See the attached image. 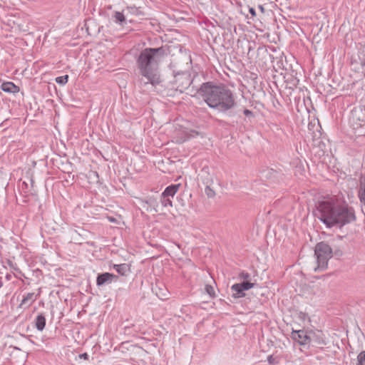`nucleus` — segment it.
I'll return each instance as SVG.
<instances>
[{
    "label": "nucleus",
    "mask_w": 365,
    "mask_h": 365,
    "mask_svg": "<svg viewBox=\"0 0 365 365\" xmlns=\"http://www.w3.org/2000/svg\"><path fill=\"white\" fill-rule=\"evenodd\" d=\"M164 46L158 48H146L142 50L137 58L136 63L139 73L142 76L139 79L140 87L148 84L153 86L161 82L158 66L163 58L167 54Z\"/></svg>",
    "instance_id": "1"
},
{
    "label": "nucleus",
    "mask_w": 365,
    "mask_h": 365,
    "mask_svg": "<svg viewBox=\"0 0 365 365\" xmlns=\"http://www.w3.org/2000/svg\"><path fill=\"white\" fill-rule=\"evenodd\" d=\"M249 11L253 17H255L256 16V11L254 8H252V7L249 8Z\"/></svg>",
    "instance_id": "31"
},
{
    "label": "nucleus",
    "mask_w": 365,
    "mask_h": 365,
    "mask_svg": "<svg viewBox=\"0 0 365 365\" xmlns=\"http://www.w3.org/2000/svg\"><path fill=\"white\" fill-rule=\"evenodd\" d=\"M146 203L148 205V206L151 208V210H154L155 212H158L160 211L159 209V203L156 199L155 198H150L148 201H146Z\"/></svg>",
    "instance_id": "20"
},
{
    "label": "nucleus",
    "mask_w": 365,
    "mask_h": 365,
    "mask_svg": "<svg viewBox=\"0 0 365 365\" xmlns=\"http://www.w3.org/2000/svg\"><path fill=\"white\" fill-rule=\"evenodd\" d=\"M36 299L37 296L35 295L34 292H29L25 297H24L20 303V307L23 308H28L36 300Z\"/></svg>",
    "instance_id": "10"
},
{
    "label": "nucleus",
    "mask_w": 365,
    "mask_h": 365,
    "mask_svg": "<svg viewBox=\"0 0 365 365\" xmlns=\"http://www.w3.org/2000/svg\"><path fill=\"white\" fill-rule=\"evenodd\" d=\"M114 268L116 272L121 275H127L130 272L129 266L127 264H115Z\"/></svg>",
    "instance_id": "17"
},
{
    "label": "nucleus",
    "mask_w": 365,
    "mask_h": 365,
    "mask_svg": "<svg viewBox=\"0 0 365 365\" xmlns=\"http://www.w3.org/2000/svg\"><path fill=\"white\" fill-rule=\"evenodd\" d=\"M267 361L269 364L272 365L276 364L277 363V361H276V359L272 355H269L267 357Z\"/></svg>",
    "instance_id": "28"
},
{
    "label": "nucleus",
    "mask_w": 365,
    "mask_h": 365,
    "mask_svg": "<svg viewBox=\"0 0 365 365\" xmlns=\"http://www.w3.org/2000/svg\"><path fill=\"white\" fill-rule=\"evenodd\" d=\"M68 76L65 75V76L57 77L56 78V82L60 85H65L68 82Z\"/></svg>",
    "instance_id": "25"
},
{
    "label": "nucleus",
    "mask_w": 365,
    "mask_h": 365,
    "mask_svg": "<svg viewBox=\"0 0 365 365\" xmlns=\"http://www.w3.org/2000/svg\"><path fill=\"white\" fill-rule=\"evenodd\" d=\"M314 255L317 257L318 269H324L327 268L329 259L332 257V250L326 242H320L315 247Z\"/></svg>",
    "instance_id": "4"
},
{
    "label": "nucleus",
    "mask_w": 365,
    "mask_h": 365,
    "mask_svg": "<svg viewBox=\"0 0 365 365\" xmlns=\"http://www.w3.org/2000/svg\"><path fill=\"white\" fill-rule=\"evenodd\" d=\"M207 105L219 112L225 113L235 106L234 94L224 85H214L212 82L204 83L197 91Z\"/></svg>",
    "instance_id": "3"
},
{
    "label": "nucleus",
    "mask_w": 365,
    "mask_h": 365,
    "mask_svg": "<svg viewBox=\"0 0 365 365\" xmlns=\"http://www.w3.org/2000/svg\"><path fill=\"white\" fill-rule=\"evenodd\" d=\"M160 202L163 207H172L173 203L170 197H165L161 194Z\"/></svg>",
    "instance_id": "21"
},
{
    "label": "nucleus",
    "mask_w": 365,
    "mask_h": 365,
    "mask_svg": "<svg viewBox=\"0 0 365 365\" xmlns=\"http://www.w3.org/2000/svg\"><path fill=\"white\" fill-rule=\"evenodd\" d=\"M312 342L317 346H322L326 344L324 334L322 331L317 332L310 331V343Z\"/></svg>",
    "instance_id": "9"
},
{
    "label": "nucleus",
    "mask_w": 365,
    "mask_h": 365,
    "mask_svg": "<svg viewBox=\"0 0 365 365\" xmlns=\"http://www.w3.org/2000/svg\"><path fill=\"white\" fill-rule=\"evenodd\" d=\"M2 91L6 93H16L19 91V88L12 82H4L1 84Z\"/></svg>",
    "instance_id": "12"
},
{
    "label": "nucleus",
    "mask_w": 365,
    "mask_h": 365,
    "mask_svg": "<svg viewBox=\"0 0 365 365\" xmlns=\"http://www.w3.org/2000/svg\"><path fill=\"white\" fill-rule=\"evenodd\" d=\"M349 121L354 129H361L359 133L365 135V110L361 108H354L351 112Z\"/></svg>",
    "instance_id": "5"
},
{
    "label": "nucleus",
    "mask_w": 365,
    "mask_h": 365,
    "mask_svg": "<svg viewBox=\"0 0 365 365\" xmlns=\"http://www.w3.org/2000/svg\"><path fill=\"white\" fill-rule=\"evenodd\" d=\"M6 279H10V275H7V276H6Z\"/></svg>",
    "instance_id": "32"
},
{
    "label": "nucleus",
    "mask_w": 365,
    "mask_h": 365,
    "mask_svg": "<svg viewBox=\"0 0 365 365\" xmlns=\"http://www.w3.org/2000/svg\"><path fill=\"white\" fill-rule=\"evenodd\" d=\"M235 286L237 288L240 287L243 291H246L253 288L255 286V284L251 282L250 281H244L241 283L235 284Z\"/></svg>",
    "instance_id": "19"
},
{
    "label": "nucleus",
    "mask_w": 365,
    "mask_h": 365,
    "mask_svg": "<svg viewBox=\"0 0 365 365\" xmlns=\"http://www.w3.org/2000/svg\"><path fill=\"white\" fill-rule=\"evenodd\" d=\"M113 21L120 26H124L127 24L125 17L122 12L115 11L112 16Z\"/></svg>",
    "instance_id": "13"
},
{
    "label": "nucleus",
    "mask_w": 365,
    "mask_h": 365,
    "mask_svg": "<svg viewBox=\"0 0 365 365\" xmlns=\"http://www.w3.org/2000/svg\"><path fill=\"white\" fill-rule=\"evenodd\" d=\"M88 357H89V356L87 353H83V354H81L79 355L80 359H83L85 360H88Z\"/></svg>",
    "instance_id": "30"
},
{
    "label": "nucleus",
    "mask_w": 365,
    "mask_h": 365,
    "mask_svg": "<svg viewBox=\"0 0 365 365\" xmlns=\"http://www.w3.org/2000/svg\"><path fill=\"white\" fill-rule=\"evenodd\" d=\"M205 192L208 197H213L215 195V191L210 186H206Z\"/></svg>",
    "instance_id": "27"
},
{
    "label": "nucleus",
    "mask_w": 365,
    "mask_h": 365,
    "mask_svg": "<svg viewBox=\"0 0 365 365\" xmlns=\"http://www.w3.org/2000/svg\"><path fill=\"white\" fill-rule=\"evenodd\" d=\"M316 215L327 227L336 225L341 227L356 219L351 207L346 202L334 198L321 202L317 207Z\"/></svg>",
    "instance_id": "2"
},
{
    "label": "nucleus",
    "mask_w": 365,
    "mask_h": 365,
    "mask_svg": "<svg viewBox=\"0 0 365 365\" xmlns=\"http://www.w3.org/2000/svg\"><path fill=\"white\" fill-rule=\"evenodd\" d=\"M292 338L300 345L304 346L310 344V332H307L304 330H293Z\"/></svg>",
    "instance_id": "7"
},
{
    "label": "nucleus",
    "mask_w": 365,
    "mask_h": 365,
    "mask_svg": "<svg viewBox=\"0 0 365 365\" xmlns=\"http://www.w3.org/2000/svg\"><path fill=\"white\" fill-rule=\"evenodd\" d=\"M6 19L4 20V21H6L9 26H10L11 28H13L14 26H17L20 29V24L16 22L14 19L15 17L13 16H8L6 17Z\"/></svg>",
    "instance_id": "22"
},
{
    "label": "nucleus",
    "mask_w": 365,
    "mask_h": 365,
    "mask_svg": "<svg viewBox=\"0 0 365 365\" xmlns=\"http://www.w3.org/2000/svg\"><path fill=\"white\" fill-rule=\"evenodd\" d=\"M180 185H171L165 188L162 193L165 197H173L179 189Z\"/></svg>",
    "instance_id": "15"
},
{
    "label": "nucleus",
    "mask_w": 365,
    "mask_h": 365,
    "mask_svg": "<svg viewBox=\"0 0 365 365\" xmlns=\"http://www.w3.org/2000/svg\"><path fill=\"white\" fill-rule=\"evenodd\" d=\"M359 197L361 202L365 206V176L361 179Z\"/></svg>",
    "instance_id": "16"
},
{
    "label": "nucleus",
    "mask_w": 365,
    "mask_h": 365,
    "mask_svg": "<svg viewBox=\"0 0 365 365\" xmlns=\"http://www.w3.org/2000/svg\"><path fill=\"white\" fill-rule=\"evenodd\" d=\"M46 326V318L43 314H38L35 319V327L38 331H43Z\"/></svg>",
    "instance_id": "14"
},
{
    "label": "nucleus",
    "mask_w": 365,
    "mask_h": 365,
    "mask_svg": "<svg viewBox=\"0 0 365 365\" xmlns=\"http://www.w3.org/2000/svg\"><path fill=\"white\" fill-rule=\"evenodd\" d=\"M118 277L109 272L100 274L97 277L96 284L98 287L110 284L113 280H117Z\"/></svg>",
    "instance_id": "8"
},
{
    "label": "nucleus",
    "mask_w": 365,
    "mask_h": 365,
    "mask_svg": "<svg viewBox=\"0 0 365 365\" xmlns=\"http://www.w3.org/2000/svg\"><path fill=\"white\" fill-rule=\"evenodd\" d=\"M205 292L209 294V296L211 298H215V289H214V287L212 285H210V284L205 285Z\"/></svg>",
    "instance_id": "24"
},
{
    "label": "nucleus",
    "mask_w": 365,
    "mask_h": 365,
    "mask_svg": "<svg viewBox=\"0 0 365 365\" xmlns=\"http://www.w3.org/2000/svg\"><path fill=\"white\" fill-rule=\"evenodd\" d=\"M365 364V351H361L357 356V364L364 365Z\"/></svg>",
    "instance_id": "23"
},
{
    "label": "nucleus",
    "mask_w": 365,
    "mask_h": 365,
    "mask_svg": "<svg viewBox=\"0 0 365 365\" xmlns=\"http://www.w3.org/2000/svg\"><path fill=\"white\" fill-rule=\"evenodd\" d=\"M235 287H236L235 284L231 287V290L232 292V297L240 298V297H243L245 296V291H243L240 287L237 288Z\"/></svg>",
    "instance_id": "18"
},
{
    "label": "nucleus",
    "mask_w": 365,
    "mask_h": 365,
    "mask_svg": "<svg viewBox=\"0 0 365 365\" xmlns=\"http://www.w3.org/2000/svg\"><path fill=\"white\" fill-rule=\"evenodd\" d=\"M190 73L187 72L178 73L174 76L173 85L176 91L183 93L192 83Z\"/></svg>",
    "instance_id": "6"
},
{
    "label": "nucleus",
    "mask_w": 365,
    "mask_h": 365,
    "mask_svg": "<svg viewBox=\"0 0 365 365\" xmlns=\"http://www.w3.org/2000/svg\"><path fill=\"white\" fill-rule=\"evenodd\" d=\"M243 113L246 116H252L253 115L252 112L248 109H245Z\"/></svg>",
    "instance_id": "29"
},
{
    "label": "nucleus",
    "mask_w": 365,
    "mask_h": 365,
    "mask_svg": "<svg viewBox=\"0 0 365 365\" xmlns=\"http://www.w3.org/2000/svg\"><path fill=\"white\" fill-rule=\"evenodd\" d=\"M277 172L273 169L267 168L261 172V178L263 180L273 181L277 176Z\"/></svg>",
    "instance_id": "11"
},
{
    "label": "nucleus",
    "mask_w": 365,
    "mask_h": 365,
    "mask_svg": "<svg viewBox=\"0 0 365 365\" xmlns=\"http://www.w3.org/2000/svg\"><path fill=\"white\" fill-rule=\"evenodd\" d=\"M239 278L244 281H250V274L248 272L242 271L240 273Z\"/></svg>",
    "instance_id": "26"
}]
</instances>
